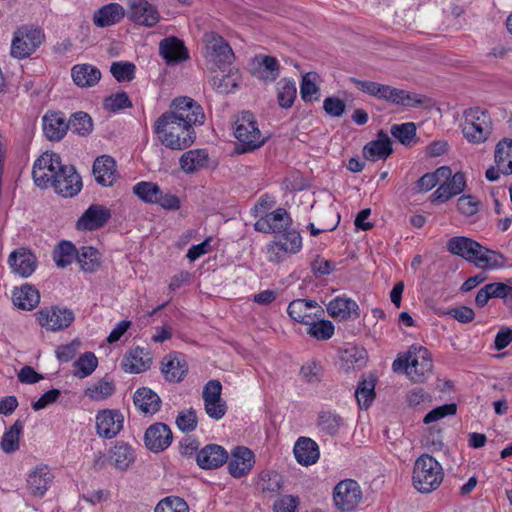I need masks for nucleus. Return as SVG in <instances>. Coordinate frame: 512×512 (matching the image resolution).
Segmentation results:
<instances>
[{
    "label": "nucleus",
    "instance_id": "f257e3e1",
    "mask_svg": "<svg viewBox=\"0 0 512 512\" xmlns=\"http://www.w3.org/2000/svg\"><path fill=\"white\" fill-rule=\"evenodd\" d=\"M205 114L202 107L187 96L175 98L170 109L157 118L154 133L159 141L171 150H184L196 139L194 125H202Z\"/></svg>",
    "mask_w": 512,
    "mask_h": 512
},
{
    "label": "nucleus",
    "instance_id": "f03ea898",
    "mask_svg": "<svg viewBox=\"0 0 512 512\" xmlns=\"http://www.w3.org/2000/svg\"><path fill=\"white\" fill-rule=\"evenodd\" d=\"M447 250L474 263L480 269L501 268L506 258L500 252L488 249L479 242L464 236H455L446 243Z\"/></svg>",
    "mask_w": 512,
    "mask_h": 512
},
{
    "label": "nucleus",
    "instance_id": "7ed1b4c3",
    "mask_svg": "<svg viewBox=\"0 0 512 512\" xmlns=\"http://www.w3.org/2000/svg\"><path fill=\"white\" fill-rule=\"evenodd\" d=\"M350 81L356 87L370 96L385 100L395 105L405 107H418L424 103V96L420 94L410 93L403 89H398L386 84H380L373 81L359 80L350 78Z\"/></svg>",
    "mask_w": 512,
    "mask_h": 512
},
{
    "label": "nucleus",
    "instance_id": "20e7f679",
    "mask_svg": "<svg viewBox=\"0 0 512 512\" xmlns=\"http://www.w3.org/2000/svg\"><path fill=\"white\" fill-rule=\"evenodd\" d=\"M443 468L432 456L423 454L418 457L413 468V486L421 493L436 490L443 481Z\"/></svg>",
    "mask_w": 512,
    "mask_h": 512
},
{
    "label": "nucleus",
    "instance_id": "39448f33",
    "mask_svg": "<svg viewBox=\"0 0 512 512\" xmlns=\"http://www.w3.org/2000/svg\"><path fill=\"white\" fill-rule=\"evenodd\" d=\"M234 136L239 142L235 148L238 154L254 151L266 141L262 137L254 114L250 111H242L238 115L234 125Z\"/></svg>",
    "mask_w": 512,
    "mask_h": 512
},
{
    "label": "nucleus",
    "instance_id": "423d86ee",
    "mask_svg": "<svg viewBox=\"0 0 512 512\" xmlns=\"http://www.w3.org/2000/svg\"><path fill=\"white\" fill-rule=\"evenodd\" d=\"M45 38L41 29L21 26L14 32L11 55L18 59L29 57L42 44Z\"/></svg>",
    "mask_w": 512,
    "mask_h": 512
},
{
    "label": "nucleus",
    "instance_id": "0eeeda50",
    "mask_svg": "<svg viewBox=\"0 0 512 512\" xmlns=\"http://www.w3.org/2000/svg\"><path fill=\"white\" fill-rule=\"evenodd\" d=\"M63 165L58 154L48 151L42 153L34 162L32 169L35 185L42 189L50 187Z\"/></svg>",
    "mask_w": 512,
    "mask_h": 512
},
{
    "label": "nucleus",
    "instance_id": "6e6552de",
    "mask_svg": "<svg viewBox=\"0 0 512 512\" xmlns=\"http://www.w3.org/2000/svg\"><path fill=\"white\" fill-rule=\"evenodd\" d=\"M362 499V491L357 481L345 479L340 481L333 490V501L340 512L353 511Z\"/></svg>",
    "mask_w": 512,
    "mask_h": 512
},
{
    "label": "nucleus",
    "instance_id": "1a4fd4ad",
    "mask_svg": "<svg viewBox=\"0 0 512 512\" xmlns=\"http://www.w3.org/2000/svg\"><path fill=\"white\" fill-rule=\"evenodd\" d=\"M207 40V57L218 68L225 72V67L229 66L234 59V52L230 45L224 40L223 37L215 33L206 35Z\"/></svg>",
    "mask_w": 512,
    "mask_h": 512
},
{
    "label": "nucleus",
    "instance_id": "9d476101",
    "mask_svg": "<svg viewBox=\"0 0 512 512\" xmlns=\"http://www.w3.org/2000/svg\"><path fill=\"white\" fill-rule=\"evenodd\" d=\"M124 416L118 409H103L96 415V432L99 437L112 439L123 429Z\"/></svg>",
    "mask_w": 512,
    "mask_h": 512
},
{
    "label": "nucleus",
    "instance_id": "9b49d317",
    "mask_svg": "<svg viewBox=\"0 0 512 512\" xmlns=\"http://www.w3.org/2000/svg\"><path fill=\"white\" fill-rule=\"evenodd\" d=\"M75 316L68 308L51 307L37 312V320L42 327L52 331H59L69 327Z\"/></svg>",
    "mask_w": 512,
    "mask_h": 512
},
{
    "label": "nucleus",
    "instance_id": "f8f14e48",
    "mask_svg": "<svg viewBox=\"0 0 512 512\" xmlns=\"http://www.w3.org/2000/svg\"><path fill=\"white\" fill-rule=\"evenodd\" d=\"M50 186L63 197H73L80 192L82 181L74 166L63 165Z\"/></svg>",
    "mask_w": 512,
    "mask_h": 512
},
{
    "label": "nucleus",
    "instance_id": "ddd939ff",
    "mask_svg": "<svg viewBox=\"0 0 512 512\" xmlns=\"http://www.w3.org/2000/svg\"><path fill=\"white\" fill-rule=\"evenodd\" d=\"M411 363L408 369V377L413 382H423L431 374L433 362L430 352L421 346L410 347Z\"/></svg>",
    "mask_w": 512,
    "mask_h": 512
},
{
    "label": "nucleus",
    "instance_id": "4468645a",
    "mask_svg": "<svg viewBox=\"0 0 512 512\" xmlns=\"http://www.w3.org/2000/svg\"><path fill=\"white\" fill-rule=\"evenodd\" d=\"M173 434L170 427L162 422L150 425L144 434V443L148 450L159 453L166 450L172 443Z\"/></svg>",
    "mask_w": 512,
    "mask_h": 512
},
{
    "label": "nucleus",
    "instance_id": "2eb2a0df",
    "mask_svg": "<svg viewBox=\"0 0 512 512\" xmlns=\"http://www.w3.org/2000/svg\"><path fill=\"white\" fill-rule=\"evenodd\" d=\"M129 19L142 26L153 27L160 20L157 8L147 0H128Z\"/></svg>",
    "mask_w": 512,
    "mask_h": 512
},
{
    "label": "nucleus",
    "instance_id": "dca6fc26",
    "mask_svg": "<svg viewBox=\"0 0 512 512\" xmlns=\"http://www.w3.org/2000/svg\"><path fill=\"white\" fill-rule=\"evenodd\" d=\"M254 464L253 452L247 447L237 446L232 450L227 468L232 477L241 478L252 470Z\"/></svg>",
    "mask_w": 512,
    "mask_h": 512
},
{
    "label": "nucleus",
    "instance_id": "f3484780",
    "mask_svg": "<svg viewBox=\"0 0 512 512\" xmlns=\"http://www.w3.org/2000/svg\"><path fill=\"white\" fill-rule=\"evenodd\" d=\"M111 218L108 208L99 204H92L82 214L76 223L78 230L93 231L102 228Z\"/></svg>",
    "mask_w": 512,
    "mask_h": 512
},
{
    "label": "nucleus",
    "instance_id": "a211bd4d",
    "mask_svg": "<svg viewBox=\"0 0 512 512\" xmlns=\"http://www.w3.org/2000/svg\"><path fill=\"white\" fill-rule=\"evenodd\" d=\"M228 461V452L218 444H208L196 454L197 465L205 470L217 469Z\"/></svg>",
    "mask_w": 512,
    "mask_h": 512
},
{
    "label": "nucleus",
    "instance_id": "6ab92c4d",
    "mask_svg": "<svg viewBox=\"0 0 512 512\" xmlns=\"http://www.w3.org/2000/svg\"><path fill=\"white\" fill-rule=\"evenodd\" d=\"M252 74L265 83H272L280 75L279 62L273 56L257 55L252 61Z\"/></svg>",
    "mask_w": 512,
    "mask_h": 512
},
{
    "label": "nucleus",
    "instance_id": "aec40b11",
    "mask_svg": "<svg viewBox=\"0 0 512 512\" xmlns=\"http://www.w3.org/2000/svg\"><path fill=\"white\" fill-rule=\"evenodd\" d=\"M159 53L168 65L181 63L189 58L183 41L175 36L166 37L160 41Z\"/></svg>",
    "mask_w": 512,
    "mask_h": 512
},
{
    "label": "nucleus",
    "instance_id": "412c9836",
    "mask_svg": "<svg viewBox=\"0 0 512 512\" xmlns=\"http://www.w3.org/2000/svg\"><path fill=\"white\" fill-rule=\"evenodd\" d=\"M8 263L14 273L28 277L35 271L36 257L29 250L20 248L11 252Z\"/></svg>",
    "mask_w": 512,
    "mask_h": 512
},
{
    "label": "nucleus",
    "instance_id": "4be33fe9",
    "mask_svg": "<svg viewBox=\"0 0 512 512\" xmlns=\"http://www.w3.org/2000/svg\"><path fill=\"white\" fill-rule=\"evenodd\" d=\"M492 132V120L490 116H484L480 122L475 124L464 120L462 124V133L465 139L473 144H480L485 142Z\"/></svg>",
    "mask_w": 512,
    "mask_h": 512
},
{
    "label": "nucleus",
    "instance_id": "5701e85b",
    "mask_svg": "<svg viewBox=\"0 0 512 512\" xmlns=\"http://www.w3.org/2000/svg\"><path fill=\"white\" fill-rule=\"evenodd\" d=\"M43 132L50 141H60L69 130L62 112H48L43 116Z\"/></svg>",
    "mask_w": 512,
    "mask_h": 512
},
{
    "label": "nucleus",
    "instance_id": "b1692460",
    "mask_svg": "<svg viewBox=\"0 0 512 512\" xmlns=\"http://www.w3.org/2000/svg\"><path fill=\"white\" fill-rule=\"evenodd\" d=\"M93 174L98 184L112 186L117 179L115 160L108 155H102L93 163Z\"/></svg>",
    "mask_w": 512,
    "mask_h": 512
},
{
    "label": "nucleus",
    "instance_id": "393cba45",
    "mask_svg": "<svg viewBox=\"0 0 512 512\" xmlns=\"http://www.w3.org/2000/svg\"><path fill=\"white\" fill-rule=\"evenodd\" d=\"M393 152L391 140L386 132L380 130L377 138L368 142L363 148L364 157L368 160H386Z\"/></svg>",
    "mask_w": 512,
    "mask_h": 512
},
{
    "label": "nucleus",
    "instance_id": "a878e982",
    "mask_svg": "<svg viewBox=\"0 0 512 512\" xmlns=\"http://www.w3.org/2000/svg\"><path fill=\"white\" fill-rule=\"evenodd\" d=\"M293 453L297 462L303 466L315 464L320 456L318 444L308 437H300L297 439Z\"/></svg>",
    "mask_w": 512,
    "mask_h": 512
},
{
    "label": "nucleus",
    "instance_id": "bb28decb",
    "mask_svg": "<svg viewBox=\"0 0 512 512\" xmlns=\"http://www.w3.org/2000/svg\"><path fill=\"white\" fill-rule=\"evenodd\" d=\"M71 77L77 87L89 88L99 83L101 71L92 64H76L71 68Z\"/></svg>",
    "mask_w": 512,
    "mask_h": 512
},
{
    "label": "nucleus",
    "instance_id": "cd10ccee",
    "mask_svg": "<svg viewBox=\"0 0 512 512\" xmlns=\"http://www.w3.org/2000/svg\"><path fill=\"white\" fill-rule=\"evenodd\" d=\"M442 183L437 190L432 194L434 201L446 202L453 196L460 194L465 186V175L462 172H456L454 175Z\"/></svg>",
    "mask_w": 512,
    "mask_h": 512
},
{
    "label": "nucleus",
    "instance_id": "c85d7f7f",
    "mask_svg": "<svg viewBox=\"0 0 512 512\" xmlns=\"http://www.w3.org/2000/svg\"><path fill=\"white\" fill-rule=\"evenodd\" d=\"M134 405L145 415H154L161 408V398L148 387L138 388L133 395Z\"/></svg>",
    "mask_w": 512,
    "mask_h": 512
},
{
    "label": "nucleus",
    "instance_id": "c756f323",
    "mask_svg": "<svg viewBox=\"0 0 512 512\" xmlns=\"http://www.w3.org/2000/svg\"><path fill=\"white\" fill-rule=\"evenodd\" d=\"M152 358L144 348L135 347L123 358L122 366L126 372L139 374L150 368Z\"/></svg>",
    "mask_w": 512,
    "mask_h": 512
},
{
    "label": "nucleus",
    "instance_id": "7c9ffc66",
    "mask_svg": "<svg viewBox=\"0 0 512 512\" xmlns=\"http://www.w3.org/2000/svg\"><path fill=\"white\" fill-rule=\"evenodd\" d=\"M161 364V372L169 382L182 381L188 371L187 363L181 355H167Z\"/></svg>",
    "mask_w": 512,
    "mask_h": 512
},
{
    "label": "nucleus",
    "instance_id": "2f4dec72",
    "mask_svg": "<svg viewBox=\"0 0 512 512\" xmlns=\"http://www.w3.org/2000/svg\"><path fill=\"white\" fill-rule=\"evenodd\" d=\"M125 16L124 8L118 3H109L94 12L93 22L97 27H108L119 23Z\"/></svg>",
    "mask_w": 512,
    "mask_h": 512
},
{
    "label": "nucleus",
    "instance_id": "473e14b6",
    "mask_svg": "<svg viewBox=\"0 0 512 512\" xmlns=\"http://www.w3.org/2000/svg\"><path fill=\"white\" fill-rule=\"evenodd\" d=\"M358 310V304L354 300L346 297H336L327 305L328 314L332 318L339 320L349 319L352 315H354L355 318L358 317Z\"/></svg>",
    "mask_w": 512,
    "mask_h": 512
},
{
    "label": "nucleus",
    "instance_id": "72a5a7b5",
    "mask_svg": "<svg viewBox=\"0 0 512 512\" xmlns=\"http://www.w3.org/2000/svg\"><path fill=\"white\" fill-rule=\"evenodd\" d=\"M12 300L19 309L30 311L39 304L40 294L32 285L24 284L14 289Z\"/></svg>",
    "mask_w": 512,
    "mask_h": 512
},
{
    "label": "nucleus",
    "instance_id": "f704fd0d",
    "mask_svg": "<svg viewBox=\"0 0 512 512\" xmlns=\"http://www.w3.org/2000/svg\"><path fill=\"white\" fill-rule=\"evenodd\" d=\"M53 475L47 466L37 467L29 474L27 479L30 493L35 497H42L48 490Z\"/></svg>",
    "mask_w": 512,
    "mask_h": 512
},
{
    "label": "nucleus",
    "instance_id": "c9c22d12",
    "mask_svg": "<svg viewBox=\"0 0 512 512\" xmlns=\"http://www.w3.org/2000/svg\"><path fill=\"white\" fill-rule=\"evenodd\" d=\"M109 458L115 468L126 470L135 461V453L128 443L118 441L110 449Z\"/></svg>",
    "mask_w": 512,
    "mask_h": 512
},
{
    "label": "nucleus",
    "instance_id": "e433bc0d",
    "mask_svg": "<svg viewBox=\"0 0 512 512\" xmlns=\"http://www.w3.org/2000/svg\"><path fill=\"white\" fill-rule=\"evenodd\" d=\"M207 163L208 153L204 149L189 150L179 160L181 169L187 174H192L204 168Z\"/></svg>",
    "mask_w": 512,
    "mask_h": 512
},
{
    "label": "nucleus",
    "instance_id": "4c0bfd02",
    "mask_svg": "<svg viewBox=\"0 0 512 512\" xmlns=\"http://www.w3.org/2000/svg\"><path fill=\"white\" fill-rule=\"evenodd\" d=\"M495 163L502 174H512V139L504 138L495 149Z\"/></svg>",
    "mask_w": 512,
    "mask_h": 512
},
{
    "label": "nucleus",
    "instance_id": "58836bf2",
    "mask_svg": "<svg viewBox=\"0 0 512 512\" xmlns=\"http://www.w3.org/2000/svg\"><path fill=\"white\" fill-rule=\"evenodd\" d=\"M323 310L319 309V314L314 313L313 323L308 324L307 334L317 340L330 339L334 334V325L329 320H322Z\"/></svg>",
    "mask_w": 512,
    "mask_h": 512
},
{
    "label": "nucleus",
    "instance_id": "ea45409f",
    "mask_svg": "<svg viewBox=\"0 0 512 512\" xmlns=\"http://www.w3.org/2000/svg\"><path fill=\"white\" fill-rule=\"evenodd\" d=\"M23 431V422L16 420L14 424L4 432L0 447L6 454H12L19 449L20 436Z\"/></svg>",
    "mask_w": 512,
    "mask_h": 512
},
{
    "label": "nucleus",
    "instance_id": "a19ab883",
    "mask_svg": "<svg viewBox=\"0 0 512 512\" xmlns=\"http://www.w3.org/2000/svg\"><path fill=\"white\" fill-rule=\"evenodd\" d=\"M78 250L70 241H61L53 251V260L57 267L65 268L70 265L74 259H77Z\"/></svg>",
    "mask_w": 512,
    "mask_h": 512
},
{
    "label": "nucleus",
    "instance_id": "79ce46f5",
    "mask_svg": "<svg viewBox=\"0 0 512 512\" xmlns=\"http://www.w3.org/2000/svg\"><path fill=\"white\" fill-rule=\"evenodd\" d=\"M297 95L296 83L290 79H282L277 83V102L283 109L292 107Z\"/></svg>",
    "mask_w": 512,
    "mask_h": 512
},
{
    "label": "nucleus",
    "instance_id": "37998d69",
    "mask_svg": "<svg viewBox=\"0 0 512 512\" xmlns=\"http://www.w3.org/2000/svg\"><path fill=\"white\" fill-rule=\"evenodd\" d=\"M77 262L81 270L85 272H94L101 265V257L99 251L91 246H84L78 250Z\"/></svg>",
    "mask_w": 512,
    "mask_h": 512
},
{
    "label": "nucleus",
    "instance_id": "c03bdc74",
    "mask_svg": "<svg viewBox=\"0 0 512 512\" xmlns=\"http://www.w3.org/2000/svg\"><path fill=\"white\" fill-rule=\"evenodd\" d=\"M451 176V169L448 166L438 168L434 173L424 174L417 182L419 192H428L434 188L441 179H448Z\"/></svg>",
    "mask_w": 512,
    "mask_h": 512
},
{
    "label": "nucleus",
    "instance_id": "a18cd8bd",
    "mask_svg": "<svg viewBox=\"0 0 512 512\" xmlns=\"http://www.w3.org/2000/svg\"><path fill=\"white\" fill-rule=\"evenodd\" d=\"M355 397L361 409H368L375 398V380L362 379L356 388Z\"/></svg>",
    "mask_w": 512,
    "mask_h": 512
},
{
    "label": "nucleus",
    "instance_id": "49530a36",
    "mask_svg": "<svg viewBox=\"0 0 512 512\" xmlns=\"http://www.w3.org/2000/svg\"><path fill=\"white\" fill-rule=\"evenodd\" d=\"M343 424V419L340 415L336 413H332L330 411H324L319 413L318 415V421L317 425L321 432L330 435L335 436L338 432L340 427Z\"/></svg>",
    "mask_w": 512,
    "mask_h": 512
},
{
    "label": "nucleus",
    "instance_id": "de8ad7c7",
    "mask_svg": "<svg viewBox=\"0 0 512 512\" xmlns=\"http://www.w3.org/2000/svg\"><path fill=\"white\" fill-rule=\"evenodd\" d=\"M222 73V75L213 76L212 85L217 92L227 94L238 86V71L229 68L226 74Z\"/></svg>",
    "mask_w": 512,
    "mask_h": 512
},
{
    "label": "nucleus",
    "instance_id": "09e8293b",
    "mask_svg": "<svg viewBox=\"0 0 512 512\" xmlns=\"http://www.w3.org/2000/svg\"><path fill=\"white\" fill-rule=\"evenodd\" d=\"M98 366V359L93 352H85L74 363V375L85 378L91 375Z\"/></svg>",
    "mask_w": 512,
    "mask_h": 512
},
{
    "label": "nucleus",
    "instance_id": "8fccbe9b",
    "mask_svg": "<svg viewBox=\"0 0 512 512\" xmlns=\"http://www.w3.org/2000/svg\"><path fill=\"white\" fill-rule=\"evenodd\" d=\"M69 130L72 133L86 136L92 132L93 123L91 117L85 112H76L74 113L69 121Z\"/></svg>",
    "mask_w": 512,
    "mask_h": 512
},
{
    "label": "nucleus",
    "instance_id": "3c124183",
    "mask_svg": "<svg viewBox=\"0 0 512 512\" xmlns=\"http://www.w3.org/2000/svg\"><path fill=\"white\" fill-rule=\"evenodd\" d=\"M133 193L146 203L155 204L161 195L160 187L153 182L141 181L133 187Z\"/></svg>",
    "mask_w": 512,
    "mask_h": 512
},
{
    "label": "nucleus",
    "instance_id": "603ef678",
    "mask_svg": "<svg viewBox=\"0 0 512 512\" xmlns=\"http://www.w3.org/2000/svg\"><path fill=\"white\" fill-rule=\"evenodd\" d=\"M115 384L113 381L101 379L97 383L89 386L85 390V395L90 399L99 401L110 397L115 392Z\"/></svg>",
    "mask_w": 512,
    "mask_h": 512
},
{
    "label": "nucleus",
    "instance_id": "864d4df0",
    "mask_svg": "<svg viewBox=\"0 0 512 512\" xmlns=\"http://www.w3.org/2000/svg\"><path fill=\"white\" fill-rule=\"evenodd\" d=\"M288 315L295 321L308 325L313 323L314 313L309 312L304 307L303 299H295L291 301L287 308Z\"/></svg>",
    "mask_w": 512,
    "mask_h": 512
},
{
    "label": "nucleus",
    "instance_id": "5fc2aeb1",
    "mask_svg": "<svg viewBox=\"0 0 512 512\" xmlns=\"http://www.w3.org/2000/svg\"><path fill=\"white\" fill-rule=\"evenodd\" d=\"M136 66L131 62L118 61L110 66V72L118 82H130L135 78Z\"/></svg>",
    "mask_w": 512,
    "mask_h": 512
},
{
    "label": "nucleus",
    "instance_id": "6e6d98bb",
    "mask_svg": "<svg viewBox=\"0 0 512 512\" xmlns=\"http://www.w3.org/2000/svg\"><path fill=\"white\" fill-rule=\"evenodd\" d=\"M260 481L263 492L278 493L283 488L282 475L276 471L261 472Z\"/></svg>",
    "mask_w": 512,
    "mask_h": 512
},
{
    "label": "nucleus",
    "instance_id": "4d7b16f0",
    "mask_svg": "<svg viewBox=\"0 0 512 512\" xmlns=\"http://www.w3.org/2000/svg\"><path fill=\"white\" fill-rule=\"evenodd\" d=\"M316 73H306L301 80L300 94L304 102L318 99L319 87L316 85Z\"/></svg>",
    "mask_w": 512,
    "mask_h": 512
},
{
    "label": "nucleus",
    "instance_id": "13d9d810",
    "mask_svg": "<svg viewBox=\"0 0 512 512\" xmlns=\"http://www.w3.org/2000/svg\"><path fill=\"white\" fill-rule=\"evenodd\" d=\"M271 223L274 233H282L287 231L291 224L292 219L289 213L284 208H277L273 212L267 214Z\"/></svg>",
    "mask_w": 512,
    "mask_h": 512
},
{
    "label": "nucleus",
    "instance_id": "bf43d9fd",
    "mask_svg": "<svg viewBox=\"0 0 512 512\" xmlns=\"http://www.w3.org/2000/svg\"><path fill=\"white\" fill-rule=\"evenodd\" d=\"M390 132L401 144L408 145L416 136V125L413 122L395 124Z\"/></svg>",
    "mask_w": 512,
    "mask_h": 512
},
{
    "label": "nucleus",
    "instance_id": "052dcab7",
    "mask_svg": "<svg viewBox=\"0 0 512 512\" xmlns=\"http://www.w3.org/2000/svg\"><path fill=\"white\" fill-rule=\"evenodd\" d=\"M154 512H189V507L182 498L170 496L162 499Z\"/></svg>",
    "mask_w": 512,
    "mask_h": 512
},
{
    "label": "nucleus",
    "instance_id": "680f3d73",
    "mask_svg": "<svg viewBox=\"0 0 512 512\" xmlns=\"http://www.w3.org/2000/svg\"><path fill=\"white\" fill-rule=\"evenodd\" d=\"M104 108L110 112H117L125 108H131L132 102L126 92H118L104 99Z\"/></svg>",
    "mask_w": 512,
    "mask_h": 512
},
{
    "label": "nucleus",
    "instance_id": "e2e57ef3",
    "mask_svg": "<svg viewBox=\"0 0 512 512\" xmlns=\"http://www.w3.org/2000/svg\"><path fill=\"white\" fill-rule=\"evenodd\" d=\"M198 423L197 415L194 409L190 408L179 412L176 417V425L182 432L189 433L196 429Z\"/></svg>",
    "mask_w": 512,
    "mask_h": 512
},
{
    "label": "nucleus",
    "instance_id": "0e129e2a",
    "mask_svg": "<svg viewBox=\"0 0 512 512\" xmlns=\"http://www.w3.org/2000/svg\"><path fill=\"white\" fill-rule=\"evenodd\" d=\"M279 241L282 245L287 246V251L290 253H297L302 247V238L299 232L295 230L284 231L281 233Z\"/></svg>",
    "mask_w": 512,
    "mask_h": 512
},
{
    "label": "nucleus",
    "instance_id": "69168bd1",
    "mask_svg": "<svg viewBox=\"0 0 512 512\" xmlns=\"http://www.w3.org/2000/svg\"><path fill=\"white\" fill-rule=\"evenodd\" d=\"M456 411H457V406L455 403L444 404V405L436 407L433 410H431L430 412H428L425 415L423 422L425 424H430V423L438 421L446 416L454 415L456 413Z\"/></svg>",
    "mask_w": 512,
    "mask_h": 512
},
{
    "label": "nucleus",
    "instance_id": "338daca9",
    "mask_svg": "<svg viewBox=\"0 0 512 512\" xmlns=\"http://www.w3.org/2000/svg\"><path fill=\"white\" fill-rule=\"evenodd\" d=\"M322 366L316 362H308L301 367L300 374L302 378L311 384H315L321 381L322 377Z\"/></svg>",
    "mask_w": 512,
    "mask_h": 512
},
{
    "label": "nucleus",
    "instance_id": "774afa93",
    "mask_svg": "<svg viewBox=\"0 0 512 512\" xmlns=\"http://www.w3.org/2000/svg\"><path fill=\"white\" fill-rule=\"evenodd\" d=\"M345 108V102L338 97H327L323 102V109L331 117H341Z\"/></svg>",
    "mask_w": 512,
    "mask_h": 512
}]
</instances>
